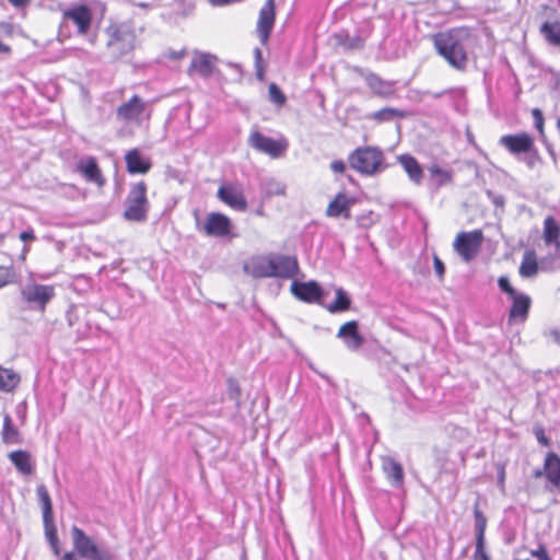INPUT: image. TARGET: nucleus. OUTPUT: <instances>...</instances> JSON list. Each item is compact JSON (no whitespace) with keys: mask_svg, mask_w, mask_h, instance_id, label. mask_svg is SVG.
Returning <instances> with one entry per match:
<instances>
[{"mask_svg":"<svg viewBox=\"0 0 560 560\" xmlns=\"http://www.w3.org/2000/svg\"><path fill=\"white\" fill-rule=\"evenodd\" d=\"M470 37L471 33L469 28L456 27L435 34L433 36V44L438 54L442 56L452 68L464 71L468 62L466 44Z\"/></svg>","mask_w":560,"mask_h":560,"instance_id":"obj_1","label":"nucleus"},{"mask_svg":"<svg viewBox=\"0 0 560 560\" xmlns=\"http://www.w3.org/2000/svg\"><path fill=\"white\" fill-rule=\"evenodd\" d=\"M349 165L361 175L373 176L386 168L385 156L376 147H362L349 155Z\"/></svg>","mask_w":560,"mask_h":560,"instance_id":"obj_2","label":"nucleus"},{"mask_svg":"<svg viewBox=\"0 0 560 560\" xmlns=\"http://www.w3.org/2000/svg\"><path fill=\"white\" fill-rule=\"evenodd\" d=\"M107 47L117 57L132 51L136 47L137 35L130 22L112 23L106 28Z\"/></svg>","mask_w":560,"mask_h":560,"instance_id":"obj_3","label":"nucleus"},{"mask_svg":"<svg viewBox=\"0 0 560 560\" xmlns=\"http://www.w3.org/2000/svg\"><path fill=\"white\" fill-rule=\"evenodd\" d=\"M71 538L77 555L84 560H115V556L78 526L71 527Z\"/></svg>","mask_w":560,"mask_h":560,"instance_id":"obj_4","label":"nucleus"},{"mask_svg":"<svg viewBox=\"0 0 560 560\" xmlns=\"http://www.w3.org/2000/svg\"><path fill=\"white\" fill-rule=\"evenodd\" d=\"M499 289L509 295L512 305L509 312L510 323H524L528 317V312L532 305V299L529 295L516 291V289L510 283L506 276H501L498 279Z\"/></svg>","mask_w":560,"mask_h":560,"instance_id":"obj_5","label":"nucleus"},{"mask_svg":"<svg viewBox=\"0 0 560 560\" xmlns=\"http://www.w3.org/2000/svg\"><path fill=\"white\" fill-rule=\"evenodd\" d=\"M148 211L147 185L141 180L130 188L125 201L124 217L128 221L142 222L147 219Z\"/></svg>","mask_w":560,"mask_h":560,"instance_id":"obj_6","label":"nucleus"},{"mask_svg":"<svg viewBox=\"0 0 560 560\" xmlns=\"http://www.w3.org/2000/svg\"><path fill=\"white\" fill-rule=\"evenodd\" d=\"M55 287L28 282L21 289V298L28 308L44 312L46 305L55 298Z\"/></svg>","mask_w":560,"mask_h":560,"instance_id":"obj_7","label":"nucleus"},{"mask_svg":"<svg viewBox=\"0 0 560 560\" xmlns=\"http://www.w3.org/2000/svg\"><path fill=\"white\" fill-rule=\"evenodd\" d=\"M482 241L483 234L480 230L460 232L453 242V248L465 262H469L477 257Z\"/></svg>","mask_w":560,"mask_h":560,"instance_id":"obj_8","label":"nucleus"},{"mask_svg":"<svg viewBox=\"0 0 560 560\" xmlns=\"http://www.w3.org/2000/svg\"><path fill=\"white\" fill-rule=\"evenodd\" d=\"M150 115L148 103L138 95H133L117 108V117L120 120L135 125H141Z\"/></svg>","mask_w":560,"mask_h":560,"instance_id":"obj_9","label":"nucleus"},{"mask_svg":"<svg viewBox=\"0 0 560 560\" xmlns=\"http://www.w3.org/2000/svg\"><path fill=\"white\" fill-rule=\"evenodd\" d=\"M248 144L256 151L265 153L272 159L282 156L288 149L287 140H275L257 130L250 132L248 137Z\"/></svg>","mask_w":560,"mask_h":560,"instance_id":"obj_10","label":"nucleus"},{"mask_svg":"<svg viewBox=\"0 0 560 560\" xmlns=\"http://www.w3.org/2000/svg\"><path fill=\"white\" fill-rule=\"evenodd\" d=\"M197 229L205 233L207 236L213 237H224L228 236L232 229L231 220L220 213V212H210L208 213L205 222L200 225L199 219L196 215Z\"/></svg>","mask_w":560,"mask_h":560,"instance_id":"obj_11","label":"nucleus"},{"mask_svg":"<svg viewBox=\"0 0 560 560\" xmlns=\"http://www.w3.org/2000/svg\"><path fill=\"white\" fill-rule=\"evenodd\" d=\"M276 20V2L275 0H266L259 10L256 32L262 45L269 40L270 34L273 30Z\"/></svg>","mask_w":560,"mask_h":560,"instance_id":"obj_12","label":"nucleus"},{"mask_svg":"<svg viewBox=\"0 0 560 560\" xmlns=\"http://www.w3.org/2000/svg\"><path fill=\"white\" fill-rule=\"evenodd\" d=\"M291 293L300 301L313 304L320 303V299L324 295V290L322 287L314 280L307 282L292 281L291 283Z\"/></svg>","mask_w":560,"mask_h":560,"instance_id":"obj_13","label":"nucleus"},{"mask_svg":"<svg viewBox=\"0 0 560 560\" xmlns=\"http://www.w3.org/2000/svg\"><path fill=\"white\" fill-rule=\"evenodd\" d=\"M62 21H71L80 35L88 34L92 23V11L86 5H74L62 11Z\"/></svg>","mask_w":560,"mask_h":560,"instance_id":"obj_14","label":"nucleus"},{"mask_svg":"<svg viewBox=\"0 0 560 560\" xmlns=\"http://www.w3.org/2000/svg\"><path fill=\"white\" fill-rule=\"evenodd\" d=\"M271 278L291 279L299 272L296 258L285 255H270Z\"/></svg>","mask_w":560,"mask_h":560,"instance_id":"obj_15","label":"nucleus"},{"mask_svg":"<svg viewBox=\"0 0 560 560\" xmlns=\"http://www.w3.org/2000/svg\"><path fill=\"white\" fill-rule=\"evenodd\" d=\"M336 336L352 352L358 351L365 341L364 337L359 332L357 320H350L341 325Z\"/></svg>","mask_w":560,"mask_h":560,"instance_id":"obj_16","label":"nucleus"},{"mask_svg":"<svg viewBox=\"0 0 560 560\" xmlns=\"http://www.w3.org/2000/svg\"><path fill=\"white\" fill-rule=\"evenodd\" d=\"M499 143L514 155L527 153L534 148V139L526 132L502 136Z\"/></svg>","mask_w":560,"mask_h":560,"instance_id":"obj_17","label":"nucleus"},{"mask_svg":"<svg viewBox=\"0 0 560 560\" xmlns=\"http://www.w3.org/2000/svg\"><path fill=\"white\" fill-rule=\"evenodd\" d=\"M218 198L236 211H245L247 201L241 188L233 185H223L218 189Z\"/></svg>","mask_w":560,"mask_h":560,"instance_id":"obj_18","label":"nucleus"},{"mask_svg":"<svg viewBox=\"0 0 560 560\" xmlns=\"http://www.w3.org/2000/svg\"><path fill=\"white\" fill-rule=\"evenodd\" d=\"M77 171L90 183H94L97 186H103L105 184L102 172L93 156L79 160L77 163Z\"/></svg>","mask_w":560,"mask_h":560,"instance_id":"obj_19","label":"nucleus"},{"mask_svg":"<svg viewBox=\"0 0 560 560\" xmlns=\"http://www.w3.org/2000/svg\"><path fill=\"white\" fill-rule=\"evenodd\" d=\"M270 268V255L252 257L243 266L244 271L254 278H271Z\"/></svg>","mask_w":560,"mask_h":560,"instance_id":"obj_20","label":"nucleus"},{"mask_svg":"<svg viewBox=\"0 0 560 560\" xmlns=\"http://www.w3.org/2000/svg\"><path fill=\"white\" fill-rule=\"evenodd\" d=\"M126 167L130 174H145L152 164L149 158L141 154L138 149L128 151L125 155Z\"/></svg>","mask_w":560,"mask_h":560,"instance_id":"obj_21","label":"nucleus"},{"mask_svg":"<svg viewBox=\"0 0 560 560\" xmlns=\"http://www.w3.org/2000/svg\"><path fill=\"white\" fill-rule=\"evenodd\" d=\"M353 205V199L348 197L345 192H339L328 205L326 215L337 218L343 215L346 219L350 218V208Z\"/></svg>","mask_w":560,"mask_h":560,"instance_id":"obj_22","label":"nucleus"},{"mask_svg":"<svg viewBox=\"0 0 560 560\" xmlns=\"http://www.w3.org/2000/svg\"><path fill=\"white\" fill-rule=\"evenodd\" d=\"M398 162L415 185L419 186L422 184L424 174L416 158L410 154H401L398 156Z\"/></svg>","mask_w":560,"mask_h":560,"instance_id":"obj_23","label":"nucleus"},{"mask_svg":"<svg viewBox=\"0 0 560 560\" xmlns=\"http://www.w3.org/2000/svg\"><path fill=\"white\" fill-rule=\"evenodd\" d=\"M545 475L552 487L560 492V457L548 453L544 463Z\"/></svg>","mask_w":560,"mask_h":560,"instance_id":"obj_24","label":"nucleus"},{"mask_svg":"<svg viewBox=\"0 0 560 560\" xmlns=\"http://www.w3.org/2000/svg\"><path fill=\"white\" fill-rule=\"evenodd\" d=\"M382 468L393 487L399 488L404 483L402 466L392 457H384Z\"/></svg>","mask_w":560,"mask_h":560,"instance_id":"obj_25","label":"nucleus"},{"mask_svg":"<svg viewBox=\"0 0 560 560\" xmlns=\"http://www.w3.org/2000/svg\"><path fill=\"white\" fill-rule=\"evenodd\" d=\"M539 266L535 250L527 249L524 252L518 268V273L524 279H530L538 275Z\"/></svg>","mask_w":560,"mask_h":560,"instance_id":"obj_26","label":"nucleus"},{"mask_svg":"<svg viewBox=\"0 0 560 560\" xmlns=\"http://www.w3.org/2000/svg\"><path fill=\"white\" fill-rule=\"evenodd\" d=\"M366 85L378 96L388 97L394 93V84L388 81H384L381 77L375 73H368L365 75Z\"/></svg>","mask_w":560,"mask_h":560,"instance_id":"obj_27","label":"nucleus"},{"mask_svg":"<svg viewBox=\"0 0 560 560\" xmlns=\"http://www.w3.org/2000/svg\"><path fill=\"white\" fill-rule=\"evenodd\" d=\"M214 68V58L209 54H198L190 63V71H195L202 77H209Z\"/></svg>","mask_w":560,"mask_h":560,"instance_id":"obj_28","label":"nucleus"},{"mask_svg":"<svg viewBox=\"0 0 560 560\" xmlns=\"http://www.w3.org/2000/svg\"><path fill=\"white\" fill-rule=\"evenodd\" d=\"M539 31L549 45L560 47V19L544 22Z\"/></svg>","mask_w":560,"mask_h":560,"instance_id":"obj_29","label":"nucleus"},{"mask_svg":"<svg viewBox=\"0 0 560 560\" xmlns=\"http://www.w3.org/2000/svg\"><path fill=\"white\" fill-rule=\"evenodd\" d=\"M9 458L16 469L23 475H31L34 471L31 455L25 451H14L9 454Z\"/></svg>","mask_w":560,"mask_h":560,"instance_id":"obj_30","label":"nucleus"},{"mask_svg":"<svg viewBox=\"0 0 560 560\" xmlns=\"http://www.w3.org/2000/svg\"><path fill=\"white\" fill-rule=\"evenodd\" d=\"M542 238L546 245L560 240V224L552 215H548L544 220Z\"/></svg>","mask_w":560,"mask_h":560,"instance_id":"obj_31","label":"nucleus"},{"mask_svg":"<svg viewBox=\"0 0 560 560\" xmlns=\"http://www.w3.org/2000/svg\"><path fill=\"white\" fill-rule=\"evenodd\" d=\"M2 441L4 444H19L21 442L20 432L13 425L10 415L5 413L3 417Z\"/></svg>","mask_w":560,"mask_h":560,"instance_id":"obj_32","label":"nucleus"},{"mask_svg":"<svg viewBox=\"0 0 560 560\" xmlns=\"http://www.w3.org/2000/svg\"><path fill=\"white\" fill-rule=\"evenodd\" d=\"M350 305H351V300L348 296L347 292L343 289L338 288L336 290L335 302L330 303L328 305H325V307L329 313L335 314V313L348 311L350 308Z\"/></svg>","mask_w":560,"mask_h":560,"instance_id":"obj_33","label":"nucleus"},{"mask_svg":"<svg viewBox=\"0 0 560 560\" xmlns=\"http://www.w3.org/2000/svg\"><path fill=\"white\" fill-rule=\"evenodd\" d=\"M20 383V376L10 369L0 366V390L12 392Z\"/></svg>","mask_w":560,"mask_h":560,"instance_id":"obj_34","label":"nucleus"},{"mask_svg":"<svg viewBox=\"0 0 560 560\" xmlns=\"http://www.w3.org/2000/svg\"><path fill=\"white\" fill-rule=\"evenodd\" d=\"M428 171L436 187L447 185L453 179V172L451 170L442 168L436 164H432Z\"/></svg>","mask_w":560,"mask_h":560,"instance_id":"obj_35","label":"nucleus"},{"mask_svg":"<svg viewBox=\"0 0 560 560\" xmlns=\"http://www.w3.org/2000/svg\"><path fill=\"white\" fill-rule=\"evenodd\" d=\"M36 493L42 504L43 521H47L52 517V504L49 492L45 485L37 486Z\"/></svg>","mask_w":560,"mask_h":560,"instance_id":"obj_36","label":"nucleus"},{"mask_svg":"<svg viewBox=\"0 0 560 560\" xmlns=\"http://www.w3.org/2000/svg\"><path fill=\"white\" fill-rule=\"evenodd\" d=\"M46 538L54 550L56 556L60 555L59 539L57 536V529L52 523V517L44 521Z\"/></svg>","mask_w":560,"mask_h":560,"instance_id":"obj_37","label":"nucleus"},{"mask_svg":"<svg viewBox=\"0 0 560 560\" xmlns=\"http://www.w3.org/2000/svg\"><path fill=\"white\" fill-rule=\"evenodd\" d=\"M404 116H405V114L399 109L392 108V107H384L377 112L370 114L369 118L373 119L375 121H378V122H383V121H389V120L394 119L395 117H404Z\"/></svg>","mask_w":560,"mask_h":560,"instance_id":"obj_38","label":"nucleus"},{"mask_svg":"<svg viewBox=\"0 0 560 560\" xmlns=\"http://www.w3.org/2000/svg\"><path fill=\"white\" fill-rule=\"evenodd\" d=\"M476 540L485 539V532L487 527V518L479 509L474 510Z\"/></svg>","mask_w":560,"mask_h":560,"instance_id":"obj_39","label":"nucleus"},{"mask_svg":"<svg viewBox=\"0 0 560 560\" xmlns=\"http://www.w3.org/2000/svg\"><path fill=\"white\" fill-rule=\"evenodd\" d=\"M264 191L268 197L282 196L285 192V186L275 179H269L264 183Z\"/></svg>","mask_w":560,"mask_h":560,"instance_id":"obj_40","label":"nucleus"},{"mask_svg":"<svg viewBox=\"0 0 560 560\" xmlns=\"http://www.w3.org/2000/svg\"><path fill=\"white\" fill-rule=\"evenodd\" d=\"M15 271L11 266H0V289L15 280Z\"/></svg>","mask_w":560,"mask_h":560,"instance_id":"obj_41","label":"nucleus"},{"mask_svg":"<svg viewBox=\"0 0 560 560\" xmlns=\"http://www.w3.org/2000/svg\"><path fill=\"white\" fill-rule=\"evenodd\" d=\"M268 92L270 101L278 106H282L285 103V95L275 83L269 85Z\"/></svg>","mask_w":560,"mask_h":560,"instance_id":"obj_42","label":"nucleus"},{"mask_svg":"<svg viewBox=\"0 0 560 560\" xmlns=\"http://www.w3.org/2000/svg\"><path fill=\"white\" fill-rule=\"evenodd\" d=\"M525 154L526 156L524 158V162L529 168H534L540 162L538 151L535 149V147L532 149V151H528Z\"/></svg>","mask_w":560,"mask_h":560,"instance_id":"obj_43","label":"nucleus"},{"mask_svg":"<svg viewBox=\"0 0 560 560\" xmlns=\"http://www.w3.org/2000/svg\"><path fill=\"white\" fill-rule=\"evenodd\" d=\"M498 471V487L501 492H505V465L502 463H497L495 465Z\"/></svg>","mask_w":560,"mask_h":560,"instance_id":"obj_44","label":"nucleus"},{"mask_svg":"<svg viewBox=\"0 0 560 560\" xmlns=\"http://www.w3.org/2000/svg\"><path fill=\"white\" fill-rule=\"evenodd\" d=\"M485 539L476 540V550L474 555L475 560H489V556L487 555L485 550Z\"/></svg>","mask_w":560,"mask_h":560,"instance_id":"obj_45","label":"nucleus"},{"mask_svg":"<svg viewBox=\"0 0 560 560\" xmlns=\"http://www.w3.org/2000/svg\"><path fill=\"white\" fill-rule=\"evenodd\" d=\"M532 115H533V118H534V125L536 127V129L542 133L544 132V116H542V113L539 108H534L532 110Z\"/></svg>","mask_w":560,"mask_h":560,"instance_id":"obj_46","label":"nucleus"},{"mask_svg":"<svg viewBox=\"0 0 560 560\" xmlns=\"http://www.w3.org/2000/svg\"><path fill=\"white\" fill-rule=\"evenodd\" d=\"M534 433H535V436H536L538 443H540L544 446H549L550 441L545 435V431L542 428H535Z\"/></svg>","mask_w":560,"mask_h":560,"instance_id":"obj_47","label":"nucleus"},{"mask_svg":"<svg viewBox=\"0 0 560 560\" xmlns=\"http://www.w3.org/2000/svg\"><path fill=\"white\" fill-rule=\"evenodd\" d=\"M433 262H434L435 273L438 275V277L442 278L445 272V267H444L443 261L438 256H434Z\"/></svg>","mask_w":560,"mask_h":560,"instance_id":"obj_48","label":"nucleus"},{"mask_svg":"<svg viewBox=\"0 0 560 560\" xmlns=\"http://www.w3.org/2000/svg\"><path fill=\"white\" fill-rule=\"evenodd\" d=\"M545 336L551 340L553 343L560 345V330L559 329H550L545 332Z\"/></svg>","mask_w":560,"mask_h":560,"instance_id":"obj_49","label":"nucleus"},{"mask_svg":"<svg viewBox=\"0 0 560 560\" xmlns=\"http://www.w3.org/2000/svg\"><path fill=\"white\" fill-rule=\"evenodd\" d=\"M330 168L332 170V172L335 173H343L345 170H346V164L343 161L341 160H336V161H332L331 164H330Z\"/></svg>","mask_w":560,"mask_h":560,"instance_id":"obj_50","label":"nucleus"},{"mask_svg":"<svg viewBox=\"0 0 560 560\" xmlns=\"http://www.w3.org/2000/svg\"><path fill=\"white\" fill-rule=\"evenodd\" d=\"M229 389L232 398H237L240 396V387L235 381L229 380Z\"/></svg>","mask_w":560,"mask_h":560,"instance_id":"obj_51","label":"nucleus"},{"mask_svg":"<svg viewBox=\"0 0 560 560\" xmlns=\"http://www.w3.org/2000/svg\"><path fill=\"white\" fill-rule=\"evenodd\" d=\"M347 47L349 49L362 48L363 47V42H362V39L360 37H354V38L349 40V43L347 44Z\"/></svg>","mask_w":560,"mask_h":560,"instance_id":"obj_52","label":"nucleus"},{"mask_svg":"<svg viewBox=\"0 0 560 560\" xmlns=\"http://www.w3.org/2000/svg\"><path fill=\"white\" fill-rule=\"evenodd\" d=\"M20 240H21V241H23V242H27V241H33V240H35V235H34L33 230L23 231V232L20 234Z\"/></svg>","mask_w":560,"mask_h":560,"instance_id":"obj_53","label":"nucleus"},{"mask_svg":"<svg viewBox=\"0 0 560 560\" xmlns=\"http://www.w3.org/2000/svg\"><path fill=\"white\" fill-rule=\"evenodd\" d=\"M254 56H255V61H256V68L258 70V72H260V62H261V59H262V52H261V49L260 48H255L254 49Z\"/></svg>","mask_w":560,"mask_h":560,"instance_id":"obj_54","label":"nucleus"},{"mask_svg":"<svg viewBox=\"0 0 560 560\" xmlns=\"http://www.w3.org/2000/svg\"><path fill=\"white\" fill-rule=\"evenodd\" d=\"M0 33L11 35L12 34V26L9 23L1 22L0 23Z\"/></svg>","mask_w":560,"mask_h":560,"instance_id":"obj_55","label":"nucleus"},{"mask_svg":"<svg viewBox=\"0 0 560 560\" xmlns=\"http://www.w3.org/2000/svg\"><path fill=\"white\" fill-rule=\"evenodd\" d=\"M15 8H24L26 7L31 0H8Z\"/></svg>","mask_w":560,"mask_h":560,"instance_id":"obj_56","label":"nucleus"},{"mask_svg":"<svg viewBox=\"0 0 560 560\" xmlns=\"http://www.w3.org/2000/svg\"><path fill=\"white\" fill-rule=\"evenodd\" d=\"M75 555L77 552L73 549V551L66 552L60 560H77Z\"/></svg>","mask_w":560,"mask_h":560,"instance_id":"obj_57","label":"nucleus"},{"mask_svg":"<svg viewBox=\"0 0 560 560\" xmlns=\"http://www.w3.org/2000/svg\"><path fill=\"white\" fill-rule=\"evenodd\" d=\"M536 556L538 557V560H550L549 556L544 549L537 552Z\"/></svg>","mask_w":560,"mask_h":560,"instance_id":"obj_58","label":"nucleus"},{"mask_svg":"<svg viewBox=\"0 0 560 560\" xmlns=\"http://www.w3.org/2000/svg\"><path fill=\"white\" fill-rule=\"evenodd\" d=\"M0 51L1 52H9L10 51V47L5 44H3L1 40H0Z\"/></svg>","mask_w":560,"mask_h":560,"instance_id":"obj_59","label":"nucleus"},{"mask_svg":"<svg viewBox=\"0 0 560 560\" xmlns=\"http://www.w3.org/2000/svg\"><path fill=\"white\" fill-rule=\"evenodd\" d=\"M550 245H553L556 248V252L560 254V240H557V242H551Z\"/></svg>","mask_w":560,"mask_h":560,"instance_id":"obj_60","label":"nucleus"},{"mask_svg":"<svg viewBox=\"0 0 560 560\" xmlns=\"http://www.w3.org/2000/svg\"><path fill=\"white\" fill-rule=\"evenodd\" d=\"M5 238V234H0V244H2V242L4 241Z\"/></svg>","mask_w":560,"mask_h":560,"instance_id":"obj_61","label":"nucleus"},{"mask_svg":"<svg viewBox=\"0 0 560 560\" xmlns=\"http://www.w3.org/2000/svg\"><path fill=\"white\" fill-rule=\"evenodd\" d=\"M341 37H342V34L336 35V38L339 39V40L341 39Z\"/></svg>","mask_w":560,"mask_h":560,"instance_id":"obj_62","label":"nucleus"},{"mask_svg":"<svg viewBox=\"0 0 560 560\" xmlns=\"http://www.w3.org/2000/svg\"><path fill=\"white\" fill-rule=\"evenodd\" d=\"M495 203H497V205H499V203H500V205H502V203H503V201H502V200L500 201V199H497V200H495Z\"/></svg>","mask_w":560,"mask_h":560,"instance_id":"obj_63","label":"nucleus"}]
</instances>
